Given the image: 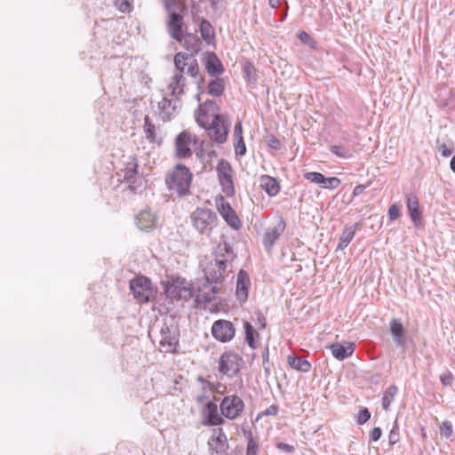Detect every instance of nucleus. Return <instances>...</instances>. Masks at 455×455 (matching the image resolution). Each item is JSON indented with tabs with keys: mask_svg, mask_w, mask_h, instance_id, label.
I'll use <instances>...</instances> for the list:
<instances>
[{
	"mask_svg": "<svg viewBox=\"0 0 455 455\" xmlns=\"http://www.w3.org/2000/svg\"><path fill=\"white\" fill-rule=\"evenodd\" d=\"M193 174L184 164H179L167 175L165 183L168 189L176 193L179 196H186L189 193Z\"/></svg>",
	"mask_w": 455,
	"mask_h": 455,
	"instance_id": "1",
	"label": "nucleus"
},
{
	"mask_svg": "<svg viewBox=\"0 0 455 455\" xmlns=\"http://www.w3.org/2000/svg\"><path fill=\"white\" fill-rule=\"evenodd\" d=\"M190 218L195 228L200 233L206 235L211 233L218 222L216 213L207 208H197L191 213Z\"/></svg>",
	"mask_w": 455,
	"mask_h": 455,
	"instance_id": "2",
	"label": "nucleus"
},
{
	"mask_svg": "<svg viewBox=\"0 0 455 455\" xmlns=\"http://www.w3.org/2000/svg\"><path fill=\"white\" fill-rule=\"evenodd\" d=\"M130 290L140 303H148L156 296V290L151 281L145 276H138L130 281Z\"/></svg>",
	"mask_w": 455,
	"mask_h": 455,
	"instance_id": "3",
	"label": "nucleus"
},
{
	"mask_svg": "<svg viewBox=\"0 0 455 455\" xmlns=\"http://www.w3.org/2000/svg\"><path fill=\"white\" fill-rule=\"evenodd\" d=\"M219 292L217 284L205 279L198 280L192 284L190 294L198 304L212 302Z\"/></svg>",
	"mask_w": 455,
	"mask_h": 455,
	"instance_id": "4",
	"label": "nucleus"
},
{
	"mask_svg": "<svg viewBox=\"0 0 455 455\" xmlns=\"http://www.w3.org/2000/svg\"><path fill=\"white\" fill-rule=\"evenodd\" d=\"M205 280L218 284L222 282L228 267V261L224 259H212L202 263Z\"/></svg>",
	"mask_w": 455,
	"mask_h": 455,
	"instance_id": "5",
	"label": "nucleus"
},
{
	"mask_svg": "<svg viewBox=\"0 0 455 455\" xmlns=\"http://www.w3.org/2000/svg\"><path fill=\"white\" fill-rule=\"evenodd\" d=\"M243 358L234 352L223 353L219 360V371L228 378L235 377L241 369Z\"/></svg>",
	"mask_w": 455,
	"mask_h": 455,
	"instance_id": "6",
	"label": "nucleus"
},
{
	"mask_svg": "<svg viewBox=\"0 0 455 455\" xmlns=\"http://www.w3.org/2000/svg\"><path fill=\"white\" fill-rule=\"evenodd\" d=\"M244 408L243 401L237 395L225 396L220 404L221 415L228 419L238 418Z\"/></svg>",
	"mask_w": 455,
	"mask_h": 455,
	"instance_id": "7",
	"label": "nucleus"
},
{
	"mask_svg": "<svg viewBox=\"0 0 455 455\" xmlns=\"http://www.w3.org/2000/svg\"><path fill=\"white\" fill-rule=\"evenodd\" d=\"M209 131V136L218 144H222L227 140L228 134V124L224 116H215L207 126L203 127Z\"/></svg>",
	"mask_w": 455,
	"mask_h": 455,
	"instance_id": "8",
	"label": "nucleus"
},
{
	"mask_svg": "<svg viewBox=\"0 0 455 455\" xmlns=\"http://www.w3.org/2000/svg\"><path fill=\"white\" fill-rule=\"evenodd\" d=\"M217 173L222 191L226 196H232L235 194V188L230 164L227 160L221 159L217 166Z\"/></svg>",
	"mask_w": 455,
	"mask_h": 455,
	"instance_id": "9",
	"label": "nucleus"
},
{
	"mask_svg": "<svg viewBox=\"0 0 455 455\" xmlns=\"http://www.w3.org/2000/svg\"><path fill=\"white\" fill-rule=\"evenodd\" d=\"M219 107L216 102L212 100H206L204 104L199 105L195 112L196 121L201 127H205L215 116H220L218 113Z\"/></svg>",
	"mask_w": 455,
	"mask_h": 455,
	"instance_id": "10",
	"label": "nucleus"
},
{
	"mask_svg": "<svg viewBox=\"0 0 455 455\" xmlns=\"http://www.w3.org/2000/svg\"><path fill=\"white\" fill-rule=\"evenodd\" d=\"M201 417L204 426H221L225 423L223 416L218 412L217 404L212 401L205 403L201 410Z\"/></svg>",
	"mask_w": 455,
	"mask_h": 455,
	"instance_id": "11",
	"label": "nucleus"
},
{
	"mask_svg": "<svg viewBox=\"0 0 455 455\" xmlns=\"http://www.w3.org/2000/svg\"><path fill=\"white\" fill-rule=\"evenodd\" d=\"M285 228L286 223L284 220L280 217L274 227H269L266 229L262 236V243L266 251H270L272 250L275 242L284 232Z\"/></svg>",
	"mask_w": 455,
	"mask_h": 455,
	"instance_id": "12",
	"label": "nucleus"
},
{
	"mask_svg": "<svg viewBox=\"0 0 455 455\" xmlns=\"http://www.w3.org/2000/svg\"><path fill=\"white\" fill-rule=\"evenodd\" d=\"M235 333L234 324L228 320H218L212 327V336L220 342L230 341Z\"/></svg>",
	"mask_w": 455,
	"mask_h": 455,
	"instance_id": "13",
	"label": "nucleus"
},
{
	"mask_svg": "<svg viewBox=\"0 0 455 455\" xmlns=\"http://www.w3.org/2000/svg\"><path fill=\"white\" fill-rule=\"evenodd\" d=\"M180 107V97L172 96V93L169 96H164L163 100L158 102L159 116L164 121H169L177 113V109Z\"/></svg>",
	"mask_w": 455,
	"mask_h": 455,
	"instance_id": "14",
	"label": "nucleus"
},
{
	"mask_svg": "<svg viewBox=\"0 0 455 455\" xmlns=\"http://www.w3.org/2000/svg\"><path fill=\"white\" fill-rule=\"evenodd\" d=\"M214 435L208 441L210 450L216 455H224L228 450L227 435L222 428L214 429Z\"/></svg>",
	"mask_w": 455,
	"mask_h": 455,
	"instance_id": "15",
	"label": "nucleus"
},
{
	"mask_svg": "<svg viewBox=\"0 0 455 455\" xmlns=\"http://www.w3.org/2000/svg\"><path fill=\"white\" fill-rule=\"evenodd\" d=\"M196 143L192 135L188 132H180L175 140L176 156L179 158H188L192 155L191 144Z\"/></svg>",
	"mask_w": 455,
	"mask_h": 455,
	"instance_id": "16",
	"label": "nucleus"
},
{
	"mask_svg": "<svg viewBox=\"0 0 455 455\" xmlns=\"http://www.w3.org/2000/svg\"><path fill=\"white\" fill-rule=\"evenodd\" d=\"M218 210L227 224L235 230L241 228V221L230 204L221 198L218 204Z\"/></svg>",
	"mask_w": 455,
	"mask_h": 455,
	"instance_id": "17",
	"label": "nucleus"
},
{
	"mask_svg": "<svg viewBox=\"0 0 455 455\" xmlns=\"http://www.w3.org/2000/svg\"><path fill=\"white\" fill-rule=\"evenodd\" d=\"M168 32L170 36L176 41L182 43L183 38V17L175 12H172L169 15L167 23Z\"/></svg>",
	"mask_w": 455,
	"mask_h": 455,
	"instance_id": "18",
	"label": "nucleus"
},
{
	"mask_svg": "<svg viewBox=\"0 0 455 455\" xmlns=\"http://www.w3.org/2000/svg\"><path fill=\"white\" fill-rule=\"evenodd\" d=\"M251 286L249 275L243 269L237 274L235 294L240 302H245L248 298V291Z\"/></svg>",
	"mask_w": 455,
	"mask_h": 455,
	"instance_id": "19",
	"label": "nucleus"
},
{
	"mask_svg": "<svg viewBox=\"0 0 455 455\" xmlns=\"http://www.w3.org/2000/svg\"><path fill=\"white\" fill-rule=\"evenodd\" d=\"M390 331L393 336L394 343L396 347H406V338H405V330L403 324L394 319L390 322Z\"/></svg>",
	"mask_w": 455,
	"mask_h": 455,
	"instance_id": "20",
	"label": "nucleus"
},
{
	"mask_svg": "<svg viewBox=\"0 0 455 455\" xmlns=\"http://www.w3.org/2000/svg\"><path fill=\"white\" fill-rule=\"evenodd\" d=\"M406 206L412 222L416 227H418L421 223V212L419 210V204L417 196L408 195L406 196Z\"/></svg>",
	"mask_w": 455,
	"mask_h": 455,
	"instance_id": "21",
	"label": "nucleus"
},
{
	"mask_svg": "<svg viewBox=\"0 0 455 455\" xmlns=\"http://www.w3.org/2000/svg\"><path fill=\"white\" fill-rule=\"evenodd\" d=\"M156 216L149 210L141 211L136 217V224L140 230L148 231L156 226Z\"/></svg>",
	"mask_w": 455,
	"mask_h": 455,
	"instance_id": "22",
	"label": "nucleus"
},
{
	"mask_svg": "<svg viewBox=\"0 0 455 455\" xmlns=\"http://www.w3.org/2000/svg\"><path fill=\"white\" fill-rule=\"evenodd\" d=\"M205 68L208 74L212 76L221 75L224 72L223 65L214 52L207 54Z\"/></svg>",
	"mask_w": 455,
	"mask_h": 455,
	"instance_id": "23",
	"label": "nucleus"
},
{
	"mask_svg": "<svg viewBox=\"0 0 455 455\" xmlns=\"http://www.w3.org/2000/svg\"><path fill=\"white\" fill-rule=\"evenodd\" d=\"M329 348L331 351L332 355L339 361L349 357L355 350L353 343H347V345L333 343L329 347Z\"/></svg>",
	"mask_w": 455,
	"mask_h": 455,
	"instance_id": "24",
	"label": "nucleus"
},
{
	"mask_svg": "<svg viewBox=\"0 0 455 455\" xmlns=\"http://www.w3.org/2000/svg\"><path fill=\"white\" fill-rule=\"evenodd\" d=\"M160 344L166 347V350L169 352H172L176 350L178 346V339L175 335L171 331L170 328L164 325L161 329V339Z\"/></svg>",
	"mask_w": 455,
	"mask_h": 455,
	"instance_id": "25",
	"label": "nucleus"
},
{
	"mask_svg": "<svg viewBox=\"0 0 455 455\" xmlns=\"http://www.w3.org/2000/svg\"><path fill=\"white\" fill-rule=\"evenodd\" d=\"M260 187L266 191L267 196H275L280 191V186L277 180L268 175H262L260 177Z\"/></svg>",
	"mask_w": 455,
	"mask_h": 455,
	"instance_id": "26",
	"label": "nucleus"
},
{
	"mask_svg": "<svg viewBox=\"0 0 455 455\" xmlns=\"http://www.w3.org/2000/svg\"><path fill=\"white\" fill-rule=\"evenodd\" d=\"M183 46L189 53V56L194 57L201 50V41L196 35L186 34L182 38Z\"/></svg>",
	"mask_w": 455,
	"mask_h": 455,
	"instance_id": "27",
	"label": "nucleus"
},
{
	"mask_svg": "<svg viewBox=\"0 0 455 455\" xmlns=\"http://www.w3.org/2000/svg\"><path fill=\"white\" fill-rule=\"evenodd\" d=\"M186 78L184 74L175 73L172 78V82L169 84V88L172 89V95L181 97L185 91Z\"/></svg>",
	"mask_w": 455,
	"mask_h": 455,
	"instance_id": "28",
	"label": "nucleus"
},
{
	"mask_svg": "<svg viewBox=\"0 0 455 455\" xmlns=\"http://www.w3.org/2000/svg\"><path fill=\"white\" fill-rule=\"evenodd\" d=\"M143 132L145 134L146 140L149 143H157L160 144V140L156 135V127L155 124L152 122L151 118L147 115L144 117V124H143Z\"/></svg>",
	"mask_w": 455,
	"mask_h": 455,
	"instance_id": "29",
	"label": "nucleus"
},
{
	"mask_svg": "<svg viewBox=\"0 0 455 455\" xmlns=\"http://www.w3.org/2000/svg\"><path fill=\"white\" fill-rule=\"evenodd\" d=\"M186 74L195 79V83L197 84L198 90L201 91L204 78L200 75V68L198 62L194 57L189 60V63H188Z\"/></svg>",
	"mask_w": 455,
	"mask_h": 455,
	"instance_id": "30",
	"label": "nucleus"
},
{
	"mask_svg": "<svg viewBox=\"0 0 455 455\" xmlns=\"http://www.w3.org/2000/svg\"><path fill=\"white\" fill-rule=\"evenodd\" d=\"M288 364L294 370L307 372L311 369V363L301 357L289 355L287 358Z\"/></svg>",
	"mask_w": 455,
	"mask_h": 455,
	"instance_id": "31",
	"label": "nucleus"
},
{
	"mask_svg": "<svg viewBox=\"0 0 455 455\" xmlns=\"http://www.w3.org/2000/svg\"><path fill=\"white\" fill-rule=\"evenodd\" d=\"M200 33L203 39L207 43L211 44L215 37L214 28L212 24L206 20H203L200 24Z\"/></svg>",
	"mask_w": 455,
	"mask_h": 455,
	"instance_id": "32",
	"label": "nucleus"
},
{
	"mask_svg": "<svg viewBox=\"0 0 455 455\" xmlns=\"http://www.w3.org/2000/svg\"><path fill=\"white\" fill-rule=\"evenodd\" d=\"M124 172V180L132 183L138 173V164L134 157H131L130 161L125 164Z\"/></svg>",
	"mask_w": 455,
	"mask_h": 455,
	"instance_id": "33",
	"label": "nucleus"
},
{
	"mask_svg": "<svg viewBox=\"0 0 455 455\" xmlns=\"http://www.w3.org/2000/svg\"><path fill=\"white\" fill-rule=\"evenodd\" d=\"M225 90V84L223 79H212L208 84V93L213 97H220L223 94Z\"/></svg>",
	"mask_w": 455,
	"mask_h": 455,
	"instance_id": "34",
	"label": "nucleus"
},
{
	"mask_svg": "<svg viewBox=\"0 0 455 455\" xmlns=\"http://www.w3.org/2000/svg\"><path fill=\"white\" fill-rule=\"evenodd\" d=\"M355 234V227L346 228L340 235L339 243L338 244L337 249H339V250L345 249L349 244V243L353 240Z\"/></svg>",
	"mask_w": 455,
	"mask_h": 455,
	"instance_id": "35",
	"label": "nucleus"
},
{
	"mask_svg": "<svg viewBox=\"0 0 455 455\" xmlns=\"http://www.w3.org/2000/svg\"><path fill=\"white\" fill-rule=\"evenodd\" d=\"M192 56H189L188 53L178 52L174 56V65L177 69L176 73L184 74V68H187L188 63L192 59Z\"/></svg>",
	"mask_w": 455,
	"mask_h": 455,
	"instance_id": "36",
	"label": "nucleus"
},
{
	"mask_svg": "<svg viewBox=\"0 0 455 455\" xmlns=\"http://www.w3.org/2000/svg\"><path fill=\"white\" fill-rule=\"evenodd\" d=\"M397 387L395 385L389 386L387 390L383 394L382 397V408L385 411L389 410V406L395 399V395L397 394Z\"/></svg>",
	"mask_w": 455,
	"mask_h": 455,
	"instance_id": "37",
	"label": "nucleus"
},
{
	"mask_svg": "<svg viewBox=\"0 0 455 455\" xmlns=\"http://www.w3.org/2000/svg\"><path fill=\"white\" fill-rule=\"evenodd\" d=\"M244 330L246 342L251 348H255L257 347L255 337H258L259 333L249 322L244 323Z\"/></svg>",
	"mask_w": 455,
	"mask_h": 455,
	"instance_id": "38",
	"label": "nucleus"
},
{
	"mask_svg": "<svg viewBox=\"0 0 455 455\" xmlns=\"http://www.w3.org/2000/svg\"><path fill=\"white\" fill-rule=\"evenodd\" d=\"M329 149L339 158L348 159L353 156L351 150L343 145H331Z\"/></svg>",
	"mask_w": 455,
	"mask_h": 455,
	"instance_id": "39",
	"label": "nucleus"
},
{
	"mask_svg": "<svg viewBox=\"0 0 455 455\" xmlns=\"http://www.w3.org/2000/svg\"><path fill=\"white\" fill-rule=\"evenodd\" d=\"M248 443L246 447V455H257L259 444L258 441L253 437L251 431L247 433Z\"/></svg>",
	"mask_w": 455,
	"mask_h": 455,
	"instance_id": "40",
	"label": "nucleus"
},
{
	"mask_svg": "<svg viewBox=\"0 0 455 455\" xmlns=\"http://www.w3.org/2000/svg\"><path fill=\"white\" fill-rule=\"evenodd\" d=\"M305 179L312 183L322 185L325 180V177L317 172H309L305 173Z\"/></svg>",
	"mask_w": 455,
	"mask_h": 455,
	"instance_id": "41",
	"label": "nucleus"
},
{
	"mask_svg": "<svg viewBox=\"0 0 455 455\" xmlns=\"http://www.w3.org/2000/svg\"><path fill=\"white\" fill-rule=\"evenodd\" d=\"M340 183H341V181L339 178L331 177V178H325V180L323 181V183H322L321 186L323 188L335 189L336 188H338L340 185Z\"/></svg>",
	"mask_w": 455,
	"mask_h": 455,
	"instance_id": "42",
	"label": "nucleus"
},
{
	"mask_svg": "<svg viewBox=\"0 0 455 455\" xmlns=\"http://www.w3.org/2000/svg\"><path fill=\"white\" fill-rule=\"evenodd\" d=\"M132 0H115V4L120 12H130L132 9Z\"/></svg>",
	"mask_w": 455,
	"mask_h": 455,
	"instance_id": "43",
	"label": "nucleus"
},
{
	"mask_svg": "<svg viewBox=\"0 0 455 455\" xmlns=\"http://www.w3.org/2000/svg\"><path fill=\"white\" fill-rule=\"evenodd\" d=\"M452 424L451 421H444L440 427V434L445 438H450L452 435Z\"/></svg>",
	"mask_w": 455,
	"mask_h": 455,
	"instance_id": "44",
	"label": "nucleus"
},
{
	"mask_svg": "<svg viewBox=\"0 0 455 455\" xmlns=\"http://www.w3.org/2000/svg\"><path fill=\"white\" fill-rule=\"evenodd\" d=\"M371 418V412L367 408H363L360 410L358 416H357V423L359 425H363L366 423Z\"/></svg>",
	"mask_w": 455,
	"mask_h": 455,
	"instance_id": "45",
	"label": "nucleus"
},
{
	"mask_svg": "<svg viewBox=\"0 0 455 455\" xmlns=\"http://www.w3.org/2000/svg\"><path fill=\"white\" fill-rule=\"evenodd\" d=\"M401 208L398 204H394L388 209V217L390 220H395L400 217Z\"/></svg>",
	"mask_w": 455,
	"mask_h": 455,
	"instance_id": "46",
	"label": "nucleus"
},
{
	"mask_svg": "<svg viewBox=\"0 0 455 455\" xmlns=\"http://www.w3.org/2000/svg\"><path fill=\"white\" fill-rule=\"evenodd\" d=\"M399 441L398 427L394 426L388 435V442L391 445L395 444Z\"/></svg>",
	"mask_w": 455,
	"mask_h": 455,
	"instance_id": "47",
	"label": "nucleus"
},
{
	"mask_svg": "<svg viewBox=\"0 0 455 455\" xmlns=\"http://www.w3.org/2000/svg\"><path fill=\"white\" fill-rule=\"evenodd\" d=\"M440 380L443 386L451 387L453 383L454 377L451 372L448 371L440 376Z\"/></svg>",
	"mask_w": 455,
	"mask_h": 455,
	"instance_id": "48",
	"label": "nucleus"
},
{
	"mask_svg": "<svg viewBox=\"0 0 455 455\" xmlns=\"http://www.w3.org/2000/svg\"><path fill=\"white\" fill-rule=\"evenodd\" d=\"M237 142L235 145V154L239 156H243L246 153V147L243 138L236 139Z\"/></svg>",
	"mask_w": 455,
	"mask_h": 455,
	"instance_id": "49",
	"label": "nucleus"
},
{
	"mask_svg": "<svg viewBox=\"0 0 455 455\" xmlns=\"http://www.w3.org/2000/svg\"><path fill=\"white\" fill-rule=\"evenodd\" d=\"M381 435H382V431H381L380 427H373L371 429V431L370 432V439L372 442H377L381 437Z\"/></svg>",
	"mask_w": 455,
	"mask_h": 455,
	"instance_id": "50",
	"label": "nucleus"
},
{
	"mask_svg": "<svg viewBox=\"0 0 455 455\" xmlns=\"http://www.w3.org/2000/svg\"><path fill=\"white\" fill-rule=\"evenodd\" d=\"M243 69L246 75L247 79L251 80V73L254 71V66L251 62L246 61L243 67Z\"/></svg>",
	"mask_w": 455,
	"mask_h": 455,
	"instance_id": "51",
	"label": "nucleus"
},
{
	"mask_svg": "<svg viewBox=\"0 0 455 455\" xmlns=\"http://www.w3.org/2000/svg\"><path fill=\"white\" fill-rule=\"evenodd\" d=\"M278 413V406L272 404L267 407L261 414L263 416H275Z\"/></svg>",
	"mask_w": 455,
	"mask_h": 455,
	"instance_id": "52",
	"label": "nucleus"
},
{
	"mask_svg": "<svg viewBox=\"0 0 455 455\" xmlns=\"http://www.w3.org/2000/svg\"><path fill=\"white\" fill-rule=\"evenodd\" d=\"M276 447L281 450V451H283L285 452H288V453H291L294 451V447L291 444H288V443H278L276 444Z\"/></svg>",
	"mask_w": 455,
	"mask_h": 455,
	"instance_id": "53",
	"label": "nucleus"
},
{
	"mask_svg": "<svg viewBox=\"0 0 455 455\" xmlns=\"http://www.w3.org/2000/svg\"><path fill=\"white\" fill-rule=\"evenodd\" d=\"M439 151L442 156L444 157H448L452 154V148H450L446 144L443 143L439 147Z\"/></svg>",
	"mask_w": 455,
	"mask_h": 455,
	"instance_id": "54",
	"label": "nucleus"
},
{
	"mask_svg": "<svg viewBox=\"0 0 455 455\" xmlns=\"http://www.w3.org/2000/svg\"><path fill=\"white\" fill-rule=\"evenodd\" d=\"M243 128H242V122L239 121L235 124V128H234V136L236 138V139H240V138H243Z\"/></svg>",
	"mask_w": 455,
	"mask_h": 455,
	"instance_id": "55",
	"label": "nucleus"
},
{
	"mask_svg": "<svg viewBox=\"0 0 455 455\" xmlns=\"http://www.w3.org/2000/svg\"><path fill=\"white\" fill-rule=\"evenodd\" d=\"M197 380L199 382H201L203 384L202 386V390L203 391H208V390H211L212 388V384L210 381L206 380L204 378H203L202 376H199L197 378Z\"/></svg>",
	"mask_w": 455,
	"mask_h": 455,
	"instance_id": "56",
	"label": "nucleus"
},
{
	"mask_svg": "<svg viewBox=\"0 0 455 455\" xmlns=\"http://www.w3.org/2000/svg\"><path fill=\"white\" fill-rule=\"evenodd\" d=\"M206 393H207V391H203L202 390V394L197 395L195 396V401L198 404H201V403H204L209 398V396L206 395Z\"/></svg>",
	"mask_w": 455,
	"mask_h": 455,
	"instance_id": "57",
	"label": "nucleus"
},
{
	"mask_svg": "<svg viewBox=\"0 0 455 455\" xmlns=\"http://www.w3.org/2000/svg\"><path fill=\"white\" fill-rule=\"evenodd\" d=\"M268 146L273 148V149H279L280 147H281V142L279 140H277L276 138L275 137H272L269 141H268Z\"/></svg>",
	"mask_w": 455,
	"mask_h": 455,
	"instance_id": "58",
	"label": "nucleus"
},
{
	"mask_svg": "<svg viewBox=\"0 0 455 455\" xmlns=\"http://www.w3.org/2000/svg\"><path fill=\"white\" fill-rule=\"evenodd\" d=\"M298 36L299 40L304 44H308V42L311 40L310 36L305 31L299 32Z\"/></svg>",
	"mask_w": 455,
	"mask_h": 455,
	"instance_id": "59",
	"label": "nucleus"
},
{
	"mask_svg": "<svg viewBox=\"0 0 455 455\" xmlns=\"http://www.w3.org/2000/svg\"><path fill=\"white\" fill-rule=\"evenodd\" d=\"M366 188V186L364 185H357L353 189V196H357L363 193L364 189Z\"/></svg>",
	"mask_w": 455,
	"mask_h": 455,
	"instance_id": "60",
	"label": "nucleus"
},
{
	"mask_svg": "<svg viewBox=\"0 0 455 455\" xmlns=\"http://www.w3.org/2000/svg\"><path fill=\"white\" fill-rule=\"evenodd\" d=\"M207 155V163H211L212 157H216L217 152L214 149H210L205 153Z\"/></svg>",
	"mask_w": 455,
	"mask_h": 455,
	"instance_id": "61",
	"label": "nucleus"
},
{
	"mask_svg": "<svg viewBox=\"0 0 455 455\" xmlns=\"http://www.w3.org/2000/svg\"><path fill=\"white\" fill-rule=\"evenodd\" d=\"M196 155L201 159V162L204 165L209 164V163L206 162L207 161V155L204 152H203V150H200V152H198Z\"/></svg>",
	"mask_w": 455,
	"mask_h": 455,
	"instance_id": "62",
	"label": "nucleus"
},
{
	"mask_svg": "<svg viewBox=\"0 0 455 455\" xmlns=\"http://www.w3.org/2000/svg\"><path fill=\"white\" fill-rule=\"evenodd\" d=\"M282 0H269V5L271 8L275 9L278 7Z\"/></svg>",
	"mask_w": 455,
	"mask_h": 455,
	"instance_id": "63",
	"label": "nucleus"
},
{
	"mask_svg": "<svg viewBox=\"0 0 455 455\" xmlns=\"http://www.w3.org/2000/svg\"><path fill=\"white\" fill-rule=\"evenodd\" d=\"M258 322L261 328H264L266 326V319L263 315H259L258 317Z\"/></svg>",
	"mask_w": 455,
	"mask_h": 455,
	"instance_id": "64",
	"label": "nucleus"
}]
</instances>
